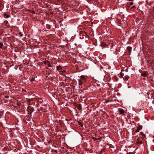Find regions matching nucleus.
I'll use <instances>...</instances> for the list:
<instances>
[{
    "label": "nucleus",
    "mask_w": 154,
    "mask_h": 154,
    "mask_svg": "<svg viewBox=\"0 0 154 154\" xmlns=\"http://www.w3.org/2000/svg\"><path fill=\"white\" fill-rule=\"evenodd\" d=\"M83 81L81 79H78V84L79 85H82Z\"/></svg>",
    "instance_id": "1"
},
{
    "label": "nucleus",
    "mask_w": 154,
    "mask_h": 154,
    "mask_svg": "<svg viewBox=\"0 0 154 154\" xmlns=\"http://www.w3.org/2000/svg\"><path fill=\"white\" fill-rule=\"evenodd\" d=\"M140 135L141 136V137L142 138H144L146 137L145 134L144 133H143V132H141L140 133Z\"/></svg>",
    "instance_id": "2"
},
{
    "label": "nucleus",
    "mask_w": 154,
    "mask_h": 154,
    "mask_svg": "<svg viewBox=\"0 0 154 154\" xmlns=\"http://www.w3.org/2000/svg\"><path fill=\"white\" fill-rule=\"evenodd\" d=\"M4 17L5 18H8L10 17V15H6L5 13H4Z\"/></svg>",
    "instance_id": "3"
},
{
    "label": "nucleus",
    "mask_w": 154,
    "mask_h": 154,
    "mask_svg": "<svg viewBox=\"0 0 154 154\" xmlns=\"http://www.w3.org/2000/svg\"><path fill=\"white\" fill-rule=\"evenodd\" d=\"M119 112L121 114H122L124 113V110L123 109H121L119 110Z\"/></svg>",
    "instance_id": "4"
},
{
    "label": "nucleus",
    "mask_w": 154,
    "mask_h": 154,
    "mask_svg": "<svg viewBox=\"0 0 154 154\" xmlns=\"http://www.w3.org/2000/svg\"><path fill=\"white\" fill-rule=\"evenodd\" d=\"M141 75L142 76L145 77L147 76V74L146 72H143L141 74Z\"/></svg>",
    "instance_id": "5"
},
{
    "label": "nucleus",
    "mask_w": 154,
    "mask_h": 154,
    "mask_svg": "<svg viewBox=\"0 0 154 154\" xmlns=\"http://www.w3.org/2000/svg\"><path fill=\"white\" fill-rule=\"evenodd\" d=\"M127 49L128 50V51L130 52L131 51V50H132V48L131 47H127Z\"/></svg>",
    "instance_id": "6"
},
{
    "label": "nucleus",
    "mask_w": 154,
    "mask_h": 154,
    "mask_svg": "<svg viewBox=\"0 0 154 154\" xmlns=\"http://www.w3.org/2000/svg\"><path fill=\"white\" fill-rule=\"evenodd\" d=\"M142 127L141 126H140L139 127H138L137 128V129L136 130V131L137 132H139V130L141 129H142Z\"/></svg>",
    "instance_id": "7"
},
{
    "label": "nucleus",
    "mask_w": 154,
    "mask_h": 154,
    "mask_svg": "<svg viewBox=\"0 0 154 154\" xmlns=\"http://www.w3.org/2000/svg\"><path fill=\"white\" fill-rule=\"evenodd\" d=\"M80 77H81V80L82 79V80H86V78L84 75H82Z\"/></svg>",
    "instance_id": "8"
},
{
    "label": "nucleus",
    "mask_w": 154,
    "mask_h": 154,
    "mask_svg": "<svg viewBox=\"0 0 154 154\" xmlns=\"http://www.w3.org/2000/svg\"><path fill=\"white\" fill-rule=\"evenodd\" d=\"M120 75L121 76V77L122 78L123 77V76L124 74L123 73H122V72L120 73Z\"/></svg>",
    "instance_id": "9"
},
{
    "label": "nucleus",
    "mask_w": 154,
    "mask_h": 154,
    "mask_svg": "<svg viewBox=\"0 0 154 154\" xmlns=\"http://www.w3.org/2000/svg\"><path fill=\"white\" fill-rule=\"evenodd\" d=\"M78 122L79 124L80 125H81V126H83V124H82V123L81 122Z\"/></svg>",
    "instance_id": "10"
},
{
    "label": "nucleus",
    "mask_w": 154,
    "mask_h": 154,
    "mask_svg": "<svg viewBox=\"0 0 154 154\" xmlns=\"http://www.w3.org/2000/svg\"><path fill=\"white\" fill-rule=\"evenodd\" d=\"M3 46V44L2 43H0V48H2Z\"/></svg>",
    "instance_id": "11"
},
{
    "label": "nucleus",
    "mask_w": 154,
    "mask_h": 154,
    "mask_svg": "<svg viewBox=\"0 0 154 154\" xmlns=\"http://www.w3.org/2000/svg\"><path fill=\"white\" fill-rule=\"evenodd\" d=\"M128 78H129V77L128 76L125 77L124 78V79L125 80H128Z\"/></svg>",
    "instance_id": "12"
},
{
    "label": "nucleus",
    "mask_w": 154,
    "mask_h": 154,
    "mask_svg": "<svg viewBox=\"0 0 154 154\" xmlns=\"http://www.w3.org/2000/svg\"><path fill=\"white\" fill-rule=\"evenodd\" d=\"M5 23L7 24L8 23V21L7 20H5L4 22Z\"/></svg>",
    "instance_id": "13"
},
{
    "label": "nucleus",
    "mask_w": 154,
    "mask_h": 154,
    "mask_svg": "<svg viewBox=\"0 0 154 154\" xmlns=\"http://www.w3.org/2000/svg\"><path fill=\"white\" fill-rule=\"evenodd\" d=\"M48 66L49 67H51V64L50 63H48Z\"/></svg>",
    "instance_id": "14"
},
{
    "label": "nucleus",
    "mask_w": 154,
    "mask_h": 154,
    "mask_svg": "<svg viewBox=\"0 0 154 154\" xmlns=\"http://www.w3.org/2000/svg\"><path fill=\"white\" fill-rule=\"evenodd\" d=\"M77 107L79 108V109H80V105L79 104L77 106Z\"/></svg>",
    "instance_id": "15"
},
{
    "label": "nucleus",
    "mask_w": 154,
    "mask_h": 154,
    "mask_svg": "<svg viewBox=\"0 0 154 154\" xmlns=\"http://www.w3.org/2000/svg\"><path fill=\"white\" fill-rule=\"evenodd\" d=\"M34 80H35V79L32 78V79H30V81H34Z\"/></svg>",
    "instance_id": "16"
},
{
    "label": "nucleus",
    "mask_w": 154,
    "mask_h": 154,
    "mask_svg": "<svg viewBox=\"0 0 154 154\" xmlns=\"http://www.w3.org/2000/svg\"><path fill=\"white\" fill-rule=\"evenodd\" d=\"M134 4L133 3V2H131L130 3V4L131 5H133Z\"/></svg>",
    "instance_id": "17"
},
{
    "label": "nucleus",
    "mask_w": 154,
    "mask_h": 154,
    "mask_svg": "<svg viewBox=\"0 0 154 154\" xmlns=\"http://www.w3.org/2000/svg\"><path fill=\"white\" fill-rule=\"evenodd\" d=\"M93 139L94 140H97V138H94V137H93Z\"/></svg>",
    "instance_id": "18"
},
{
    "label": "nucleus",
    "mask_w": 154,
    "mask_h": 154,
    "mask_svg": "<svg viewBox=\"0 0 154 154\" xmlns=\"http://www.w3.org/2000/svg\"><path fill=\"white\" fill-rule=\"evenodd\" d=\"M20 35L22 36V35L21 33H20Z\"/></svg>",
    "instance_id": "19"
},
{
    "label": "nucleus",
    "mask_w": 154,
    "mask_h": 154,
    "mask_svg": "<svg viewBox=\"0 0 154 154\" xmlns=\"http://www.w3.org/2000/svg\"><path fill=\"white\" fill-rule=\"evenodd\" d=\"M140 144H142V141H140Z\"/></svg>",
    "instance_id": "20"
},
{
    "label": "nucleus",
    "mask_w": 154,
    "mask_h": 154,
    "mask_svg": "<svg viewBox=\"0 0 154 154\" xmlns=\"http://www.w3.org/2000/svg\"><path fill=\"white\" fill-rule=\"evenodd\" d=\"M132 0H129V1H132Z\"/></svg>",
    "instance_id": "21"
},
{
    "label": "nucleus",
    "mask_w": 154,
    "mask_h": 154,
    "mask_svg": "<svg viewBox=\"0 0 154 154\" xmlns=\"http://www.w3.org/2000/svg\"><path fill=\"white\" fill-rule=\"evenodd\" d=\"M58 67H57V69H58Z\"/></svg>",
    "instance_id": "22"
}]
</instances>
